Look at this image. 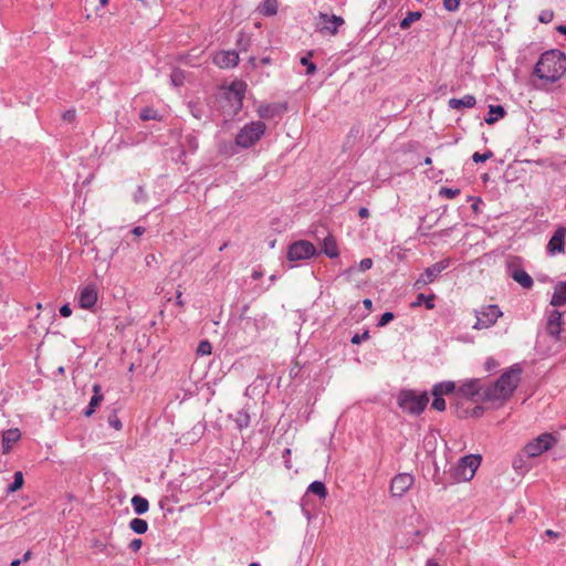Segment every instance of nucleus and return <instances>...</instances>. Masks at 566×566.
Wrapping results in <instances>:
<instances>
[{"instance_id":"24","label":"nucleus","mask_w":566,"mask_h":566,"mask_svg":"<svg viewBox=\"0 0 566 566\" xmlns=\"http://www.w3.org/2000/svg\"><path fill=\"white\" fill-rule=\"evenodd\" d=\"M322 250L331 259L337 258L339 254L336 240L333 235H327L323 240Z\"/></svg>"},{"instance_id":"2","label":"nucleus","mask_w":566,"mask_h":566,"mask_svg":"<svg viewBox=\"0 0 566 566\" xmlns=\"http://www.w3.org/2000/svg\"><path fill=\"white\" fill-rule=\"evenodd\" d=\"M566 71V55L558 50L542 54L535 65V74L545 81L556 82Z\"/></svg>"},{"instance_id":"23","label":"nucleus","mask_w":566,"mask_h":566,"mask_svg":"<svg viewBox=\"0 0 566 566\" xmlns=\"http://www.w3.org/2000/svg\"><path fill=\"white\" fill-rule=\"evenodd\" d=\"M448 104L452 109L471 108L475 105V97L473 95H465L462 98H450Z\"/></svg>"},{"instance_id":"33","label":"nucleus","mask_w":566,"mask_h":566,"mask_svg":"<svg viewBox=\"0 0 566 566\" xmlns=\"http://www.w3.org/2000/svg\"><path fill=\"white\" fill-rule=\"evenodd\" d=\"M434 294L426 296L424 294H419L417 296L416 302L412 303V306H420L424 304L426 308L432 310L434 307Z\"/></svg>"},{"instance_id":"63","label":"nucleus","mask_w":566,"mask_h":566,"mask_svg":"<svg viewBox=\"0 0 566 566\" xmlns=\"http://www.w3.org/2000/svg\"><path fill=\"white\" fill-rule=\"evenodd\" d=\"M261 275H262L261 273H259V272H254V273L252 274V277H253L254 280H258V279H260V277H261Z\"/></svg>"},{"instance_id":"21","label":"nucleus","mask_w":566,"mask_h":566,"mask_svg":"<svg viewBox=\"0 0 566 566\" xmlns=\"http://www.w3.org/2000/svg\"><path fill=\"white\" fill-rule=\"evenodd\" d=\"M564 304H566V281L556 284L551 300V305L554 307H558Z\"/></svg>"},{"instance_id":"52","label":"nucleus","mask_w":566,"mask_h":566,"mask_svg":"<svg viewBox=\"0 0 566 566\" xmlns=\"http://www.w3.org/2000/svg\"><path fill=\"white\" fill-rule=\"evenodd\" d=\"M358 216H359L360 218H363V219H364V218H368V217H369V210H368L367 208L363 207V208H360V209L358 210Z\"/></svg>"},{"instance_id":"27","label":"nucleus","mask_w":566,"mask_h":566,"mask_svg":"<svg viewBox=\"0 0 566 566\" xmlns=\"http://www.w3.org/2000/svg\"><path fill=\"white\" fill-rule=\"evenodd\" d=\"M132 505L134 507V511L137 513V514H144L148 511L149 509V503L148 501L140 496V495H134L133 499H132Z\"/></svg>"},{"instance_id":"38","label":"nucleus","mask_w":566,"mask_h":566,"mask_svg":"<svg viewBox=\"0 0 566 566\" xmlns=\"http://www.w3.org/2000/svg\"><path fill=\"white\" fill-rule=\"evenodd\" d=\"M492 157H493V153L491 150H488L484 154L474 153L472 155V159H473L474 163H484V161H486L488 159H490Z\"/></svg>"},{"instance_id":"56","label":"nucleus","mask_w":566,"mask_h":566,"mask_svg":"<svg viewBox=\"0 0 566 566\" xmlns=\"http://www.w3.org/2000/svg\"><path fill=\"white\" fill-rule=\"evenodd\" d=\"M426 566H439V563L436 559L430 558L427 560Z\"/></svg>"},{"instance_id":"45","label":"nucleus","mask_w":566,"mask_h":566,"mask_svg":"<svg viewBox=\"0 0 566 566\" xmlns=\"http://www.w3.org/2000/svg\"><path fill=\"white\" fill-rule=\"evenodd\" d=\"M459 4L460 0H443V6L448 11H455Z\"/></svg>"},{"instance_id":"29","label":"nucleus","mask_w":566,"mask_h":566,"mask_svg":"<svg viewBox=\"0 0 566 566\" xmlns=\"http://www.w3.org/2000/svg\"><path fill=\"white\" fill-rule=\"evenodd\" d=\"M421 15L422 14L419 11H409L407 15L400 21V29H409L412 23L421 19Z\"/></svg>"},{"instance_id":"39","label":"nucleus","mask_w":566,"mask_h":566,"mask_svg":"<svg viewBox=\"0 0 566 566\" xmlns=\"http://www.w3.org/2000/svg\"><path fill=\"white\" fill-rule=\"evenodd\" d=\"M432 408L438 411H443L446 409L444 399L440 396H433Z\"/></svg>"},{"instance_id":"47","label":"nucleus","mask_w":566,"mask_h":566,"mask_svg":"<svg viewBox=\"0 0 566 566\" xmlns=\"http://www.w3.org/2000/svg\"><path fill=\"white\" fill-rule=\"evenodd\" d=\"M108 423L115 428L116 430H120L122 429V422L120 420L117 418V416H111L108 418Z\"/></svg>"},{"instance_id":"28","label":"nucleus","mask_w":566,"mask_h":566,"mask_svg":"<svg viewBox=\"0 0 566 566\" xmlns=\"http://www.w3.org/2000/svg\"><path fill=\"white\" fill-rule=\"evenodd\" d=\"M455 386L452 381H446L437 384L432 389V396H440L448 395L454 390Z\"/></svg>"},{"instance_id":"11","label":"nucleus","mask_w":566,"mask_h":566,"mask_svg":"<svg viewBox=\"0 0 566 566\" xmlns=\"http://www.w3.org/2000/svg\"><path fill=\"white\" fill-rule=\"evenodd\" d=\"M415 479L409 473L397 474L390 484V493L392 496L401 497L412 486Z\"/></svg>"},{"instance_id":"25","label":"nucleus","mask_w":566,"mask_h":566,"mask_svg":"<svg viewBox=\"0 0 566 566\" xmlns=\"http://www.w3.org/2000/svg\"><path fill=\"white\" fill-rule=\"evenodd\" d=\"M512 277L524 289H531L533 286V279L531 275L522 269L514 270Z\"/></svg>"},{"instance_id":"60","label":"nucleus","mask_w":566,"mask_h":566,"mask_svg":"<svg viewBox=\"0 0 566 566\" xmlns=\"http://www.w3.org/2000/svg\"><path fill=\"white\" fill-rule=\"evenodd\" d=\"M355 270H356L355 268H349V269H347V270L344 272V274H346V275L350 276V275L355 272Z\"/></svg>"},{"instance_id":"19","label":"nucleus","mask_w":566,"mask_h":566,"mask_svg":"<svg viewBox=\"0 0 566 566\" xmlns=\"http://www.w3.org/2000/svg\"><path fill=\"white\" fill-rule=\"evenodd\" d=\"M484 387H482L479 382V380H471L465 384H463L459 391L469 398H476L478 400L482 401V390Z\"/></svg>"},{"instance_id":"18","label":"nucleus","mask_w":566,"mask_h":566,"mask_svg":"<svg viewBox=\"0 0 566 566\" xmlns=\"http://www.w3.org/2000/svg\"><path fill=\"white\" fill-rule=\"evenodd\" d=\"M284 111H285V107H283L280 104H275V103L260 104L256 107V113H258L259 117L263 118V119L274 118L275 116L282 114Z\"/></svg>"},{"instance_id":"22","label":"nucleus","mask_w":566,"mask_h":566,"mask_svg":"<svg viewBox=\"0 0 566 566\" xmlns=\"http://www.w3.org/2000/svg\"><path fill=\"white\" fill-rule=\"evenodd\" d=\"M93 397L91 398V401L88 403V407L86 408V410L84 411V415L86 417H91L94 411H95V408L103 401L104 397H103V394H102V388L98 384H95L93 386Z\"/></svg>"},{"instance_id":"54","label":"nucleus","mask_w":566,"mask_h":566,"mask_svg":"<svg viewBox=\"0 0 566 566\" xmlns=\"http://www.w3.org/2000/svg\"><path fill=\"white\" fill-rule=\"evenodd\" d=\"M144 232H145V229H144L143 227H136V228H134V230H133V233H134L135 235H137V237H139V235L144 234Z\"/></svg>"},{"instance_id":"48","label":"nucleus","mask_w":566,"mask_h":566,"mask_svg":"<svg viewBox=\"0 0 566 566\" xmlns=\"http://www.w3.org/2000/svg\"><path fill=\"white\" fill-rule=\"evenodd\" d=\"M143 545V542L140 538H134L130 543H129V548L133 551V552H137L140 549Z\"/></svg>"},{"instance_id":"36","label":"nucleus","mask_w":566,"mask_h":566,"mask_svg":"<svg viewBox=\"0 0 566 566\" xmlns=\"http://www.w3.org/2000/svg\"><path fill=\"white\" fill-rule=\"evenodd\" d=\"M460 189L459 188H455V189H452V188H446V187H442L440 190H439V195L447 198V199H453L455 198L457 196L460 195Z\"/></svg>"},{"instance_id":"1","label":"nucleus","mask_w":566,"mask_h":566,"mask_svg":"<svg viewBox=\"0 0 566 566\" xmlns=\"http://www.w3.org/2000/svg\"><path fill=\"white\" fill-rule=\"evenodd\" d=\"M521 368L516 366L510 367L496 381L484 386L482 401L495 408L503 406L516 390L521 381Z\"/></svg>"},{"instance_id":"53","label":"nucleus","mask_w":566,"mask_h":566,"mask_svg":"<svg viewBox=\"0 0 566 566\" xmlns=\"http://www.w3.org/2000/svg\"><path fill=\"white\" fill-rule=\"evenodd\" d=\"M176 302L179 306H184V301H182V293L181 291H178L177 292V295H176Z\"/></svg>"},{"instance_id":"4","label":"nucleus","mask_w":566,"mask_h":566,"mask_svg":"<svg viewBox=\"0 0 566 566\" xmlns=\"http://www.w3.org/2000/svg\"><path fill=\"white\" fill-rule=\"evenodd\" d=\"M266 125L262 120L245 124L235 136V145L240 148L254 146L265 134Z\"/></svg>"},{"instance_id":"43","label":"nucleus","mask_w":566,"mask_h":566,"mask_svg":"<svg viewBox=\"0 0 566 566\" xmlns=\"http://www.w3.org/2000/svg\"><path fill=\"white\" fill-rule=\"evenodd\" d=\"M140 118L143 120L155 119L156 118V112L154 109H150V108H144L140 112Z\"/></svg>"},{"instance_id":"57","label":"nucleus","mask_w":566,"mask_h":566,"mask_svg":"<svg viewBox=\"0 0 566 566\" xmlns=\"http://www.w3.org/2000/svg\"><path fill=\"white\" fill-rule=\"evenodd\" d=\"M496 365H497V364H496V363H495V360H493V359H489V360L486 361V368H488V369H491L492 367H495Z\"/></svg>"},{"instance_id":"64","label":"nucleus","mask_w":566,"mask_h":566,"mask_svg":"<svg viewBox=\"0 0 566 566\" xmlns=\"http://www.w3.org/2000/svg\"><path fill=\"white\" fill-rule=\"evenodd\" d=\"M424 164H426V165H431V164H432V159H431V157H426V158H424Z\"/></svg>"},{"instance_id":"46","label":"nucleus","mask_w":566,"mask_h":566,"mask_svg":"<svg viewBox=\"0 0 566 566\" xmlns=\"http://www.w3.org/2000/svg\"><path fill=\"white\" fill-rule=\"evenodd\" d=\"M369 338V333L368 331L364 332L363 334H355L353 337H352V343L353 344H360L363 340H366Z\"/></svg>"},{"instance_id":"50","label":"nucleus","mask_w":566,"mask_h":566,"mask_svg":"<svg viewBox=\"0 0 566 566\" xmlns=\"http://www.w3.org/2000/svg\"><path fill=\"white\" fill-rule=\"evenodd\" d=\"M553 18V12L551 11H545L541 14L539 17V21L543 22V23H547L552 20Z\"/></svg>"},{"instance_id":"40","label":"nucleus","mask_w":566,"mask_h":566,"mask_svg":"<svg viewBox=\"0 0 566 566\" xmlns=\"http://www.w3.org/2000/svg\"><path fill=\"white\" fill-rule=\"evenodd\" d=\"M394 317L395 316L391 312H386L380 316L377 325L379 327L386 326L389 322H391L394 319Z\"/></svg>"},{"instance_id":"51","label":"nucleus","mask_w":566,"mask_h":566,"mask_svg":"<svg viewBox=\"0 0 566 566\" xmlns=\"http://www.w3.org/2000/svg\"><path fill=\"white\" fill-rule=\"evenodd\" d=\"M171 81L174 84L178 85L182 82V74L180 72H174L171 75Z\"/></svg>"},{"instance_id":"59","label":"nucleus","mask_w":566,"mask_h":566,"mask_svg":"<svg viewBox=\"0 0 566 566\" xmlns=\"http://www.w3.org/2000/svg\"><path fill=\"white\" fill-rule=\"evenodd\" d=\"M546 535H548V536H551V537H557V536H558V534H557V533H555V532H554V531H552V530H547V531H546Z\"/></svg>"},{"instance_id":"30","label":"nucleus","mask_w":566,"mask_h":566,"mask_svg":"<svg viewBox=\"0 0 566 566\" xmlns=\"http://www.w3.org/2000/svg\"><path fill=\"white\" fill-rule=\"evenodd\" d=\"M260 12L264 15H274L277 12L276 0H264L260 6Z\"/></svg>"},{"instance_id":"10","label":"nucleus","mask_w":566,"mask_h":566,"mask_svg":"<svg viewBox=\"0 0 566 566\" xmlns=\"http://www.w3.org/2000/svg\"><path fill=\"white\" fill-rule=\"evenodd\" d=\"M449 260H442L432 266L427 268L420 276L416 280L413 286L417 290L422 289L423 286L432 283L437 276L449 266Z\"/></svg>"},{"instance_id":"7","label":"nucleus","mask_w":566,"mask_h":566,"mask_svg":"<svg viewBox=\"0 0 566 566\" xmlns=\"http://www.w3.org/2000/svg\"><path fill=\"white\" fill-rule=\"evenodd\" d=\"M345 20L335 14H327L324 12H319L316 17L315 27L316 30L322 34L336 35L338 33V29L344 25Z\"/></svg>"},{"instance_id":"20","label":"nucleus","mask_w":566,"mask_h":566,"mask_svg":"<svg viewBox=\"0 0 566 566\" xmlns=\"http://www.w3.org/2000/svg\"><path fill=\"white\" fill-rule=\"evenodd\" d=\"M20 438L21 433L19 429L14 428L6 430L2 433V452L4 454L9 453L13 444L17 443L20 440Z\"/></svg>"},{"instance_id":"26","label":"nucleus","mask_w":566,"mask_h":566,"mask_svg":"<svg viewBox=\"0 0 566 566\" xmlns=\"http://www.w3.org/2000/svg\"><path fill=\"white\" fill-rule=\"evenodd\" d=\"M505 111L501 105H491L489 107V116L485 118V122L489 125L494 124L500 118L504 117Z\"/></svg>"},{"instance_id":"31","label":"nucleus","mask_w":566,"mask_h":566,"mask_svg":"<svg viewBox=\"0 0 566 566\" xmlns=\"http://www.w3.org/2000/svg\"><path fill=\"white\" fill-rule=\"evenodd\" d=\"M308 491L317 495L319 499H325L327 496V489L324 483L319 481L312 482L308 486Z\"/></svg>"},{"instance_id":"61","label":"nucleus","mask_w":566,"mask_h":566,"mask_svg":"<svg viewBox=\"0 0 566 566\" xmlns=\"http://www.w3.org/2000/svg\"><path fill=\"white\" fill-rule=\"evenodd\" d=\"M558 32L562 33V34H566V25H559L557 28Z\"/></svg>"},{"instance_id":"9","label":"nucleus","mask_w":566,"mask_h":566,"mask_svg":"<svg viewBox=\"0 0 566 566\" xmlns=\"http://www.w3.org/2000/svg\"><path fill=\"white\" fill-rule=\"evenodd\" d=\"M316 249L313 243L306 240H300L292 243L287 250L289 261H301L314 256Z\"/></svg>"},{"instance_id":"13","label":"nucleus","mask_w":566,"mask_h":566,"mask_svg":"<svg viewBox=\"0 0 566 566\" xmlns=\"http://www.w3.org/2000/svg\"><path fill=\"white\" fill-rule=\"evenodd\" d=\"M245 91L247 84L243 81H234L226 93L227 98L233 101L234 113L241 109Z\"/></svg>"},{"instance_id":"62","label":"nucleus","mask_w":566,"mask_h":566,"mask_svg":"<svg viewBox=\"0 0 566 566\" xmlns=\"http://www.w3.org/2000/svg\"><path fill=\"white\" fill-rule=\"evenodd\" d=\"M21 562H22L21 559H14V560H12L11 566H19L21 564Z\"/></svg>"},{"instance_id":"6","label":"nucleus","mask_w":566,"mask_h":566,"mask_svg":"<svg viewBox=\"0 0 566 566\" xmlns=\"http://www.w3.org/2000/svg\"><path fill=\"white\" fill-rule=\"evenodd\" d=\"M557 439L551 433H542L531 442H528L523 451L528 458H535L552 449Z\"/></svg>"},{"instance_id":"35","label":"nucleus","mask_w":566,"mask_h":566,"mask_svg":"<svg viewBox=\"0 0 566 566\" xmlns=\"http://www.w3.org/2000/svg\"><path fill=\"white\" fill-rule=\"evenodd\" d=\"M23 482H24V479H23V474H22V472L17 471V472L14 473V481H13V483H12V484H10V485H9L8 491H9V492H15V491H18L19 489H21V488H22Z\"/></svg>"},{"instance_id":"16","label":"nucleus","mask_w":566,"mask_h":566,"mask_svg":"<svg viewBox=\"0 0 566 566\" xmlns=\"http://www.w3.org/2000/svg\"><path fill=\"white\" fill-rule=\"evenodd\" d=\"M562 325H563V313L557 310H553L548 314V317H547V324H546L547 333L552 337L559 339Z\"/></svg>"},{"instance_id":"5","label":"nucleus","mask_w":566,"mask_h":566,"mask_svg":"<svg viewBox=\"0 0 566 566\" xmlns=\"http://www.w3.org/2000/svg\"><path fill=\"white\" fill-rule=\"evenodd\" d=\"M481 461L482 458L479 454H469L461 458L457 467L453 469V476L455 481H471L474 478L475 472L481 464Z\"/></svg>"},{"instance_id":"55","label":"nucleus","mask_w":566,"mask_h":566,"mask_svg":"<svg viewBox=\"0 0 566 566\" xmlns=\"http://www.w3.org/2000/svg\"><path fill=\"white\" fill-rule=\"evenodd\" d=\"M363 304H364L365 308H366V310H368V311H370V310H371V307H373V302H371V300H369V298H365V300L363 301Z\"/></svg>"},{"instance_id":"49","label":"nucleus","mask_w":566,"mask_h":566,"mask_svg":"<svg viewBox=\"0 0 566 566\" xmlns=\"http://www.w3.org/2000/svg\"><path fill=\"white\" fill-rule=\"evenodd\" d=\"M60 314L63 317H70L72 315V308L70 307L69 304H64L60 307Z\"/></svg>"},{"instance_id":"8","label":"nucleus","mask_w":566,"mask_h":566,"mask_svg":"<svg viewBox=\"0 0 566 566\" xmlns=\"http://www.w3.org/2000/svg\"><path fill=\"white\" fill-rule=\"evenodd\" d=\"M502 315L503 313L497 305L482 306L476 311V322L473 327L476 329L489 328L493 326Z\"/></svg>"},{"instance_id":"42","label":"nucleus","mask_w":566,"mask_h":566,"mask_svg":"<svg viewBox=\"0 0 566 566\" xmlns=\"http://www.w3.org/2000/svg\"><path fill=\"white\" fill-rule=\"evenodd\" d=\"M92 547L97 549L101 553H107V544L102 542L101 539H93L92 541Z\"/></svg>"},{"instance_id":"12","label":"nucleus","mask_w":566,"mask_h":566,"mask_svg":"<svg viewBox=\"0 0 566 566\" xmlns=\"http://www.w3.org/2000/svg\"><path fill=\"white\" fill-rule=\"evenodd\" d=\"M245 91L247 84L243 81H234L226 93L227 98L233 101L234 113L241 109Z\"/></svg>"},{"instance_id":"44","label":"nucleus","mask_w":566,"mask_h":566,"mask_svg":"<svg viewBox=\"0 0 566 566\" xmlns=\"http://www.w3.org/2000/svg\"><path fill=\"white\" fill-rule=\"evenodd\" d=\"M374 262L370 258H365L359 262L358 270L361 272H365L369 269H371Z\"/></svg>"},{"instance_id":"41","label":"nucleus","mask_w":566,"mask_h":566,"mask_svg":"<svg viewBox=\"0 0 566 566\" xmlns=\"http://www.w3.org/2000/svg\"><path fill=\"white\" fill-rule=\"evenodd\" d=\"M76 118V111L74 108L67 109L62 114V119L67 123H73Z\"/></svg>"},{"instance_id":"32","label":"nucleus","mask_w":566,"mask_h":566,"mask_svg":"<svg viewBox=\"0 0 566 566\" xmlns=\"http://www.w3.org/2000/svg\"><path fill=\"white\" fill-rule=\"evenodd\" d=\"M129 527L137 534H144L148 530V524L145 520L136 517L130 521Z\"/></svg>"},{"instance_id":"17","label":"nucleus","mask_w":566,"mask_h":566,"mask_svg":"<svg viewBox=\"0 0 566 566\" xmlns=\"http://www.w3.org/2000/svg\"><path fill=\"white\" fill-rule=\"evenodd\" d=\"M97 302V291L94 285L84 286L78 296V305L84 310L92 308Z\"/></svg>"},{"instance_id":"37","label":"nucleus","mask_w":566,"mask_h":566,"mask_svg":"<svg viewBox=\"0 0 566 566\" xmlns=\"http://www.w3.org/2000/svg\"><path fill=\"white\" fill-rule=\"evenodd\" d=\"M212 352V346L209 340H201L197 348V354L199 355H210Z\"/></svg>"},{"instance_id":"3","label":"nucleus","mask_w":566,"mask_h":566,"mask_svg":"<svg viewBox=\"0 0 566 566\" xmlns=\"http://www.w3.org/2000/svg\"><path fill=\"white\" fill-rule=\"evenodd\" d=\"M398 406L412 416L420 415L429 402L427 392L417 394L413 390H401L397 399Z\"/></svg>"},{"instance_id":"14","label":"nucleus","mask_w":566,"mask_h":566,"mask_svg":"<svg viewBox=\"0 0 566 566\" xmlns=\"http://www.w3.org/2000/svg\"><path fill=\"white\" fill-rule=\"evenodd\" d=\"M566 237V228L558 227L547 244V252L551 254L563 253Z\"/></svg>"},{"instance_id":"58","label":"nucleus","mask_w":566,"mask_h":566,"mask_svg":"<svg viewBox=\"0 0 566 566\" xmlns=\"http://www.w3.org/2000/svg\"><path fill=\"white\" fill-rule=\"evenodd\" d=\"M30 558H31V552H30V551H28V552L23 555L22 562H28Z\"/></svg>"},{"instance_id":"15","label":"nucleus","mask_w":566,"mask_h":566,"mask_svg":"<svg viewBox=\"0 0 566 566\" xmlns=\"http://www.w3.org/2000/svg\"><path fill=\"white\" fill-rule=\"evenodd\" d=\"M213 63L221 69L234 67L239 63L235 51H221L213 55Z\"/></svg>"},{"instance_id":"34","label":"nucleus","mask_w":566,"mask_h":566,"mask_svg":"<svg viewBox=\"0 0 566 566\" xmlns=\"http://www.w3.org/2000/svg\"><path fill=\"white\" fill-rule=\"evenodd\" d=\"M313 56V52H307L306 55L302 56L300 62L302 65L306 66V74L313 75L316 72V65L311 61V57Z\"/></svg>"}]
</instances>
